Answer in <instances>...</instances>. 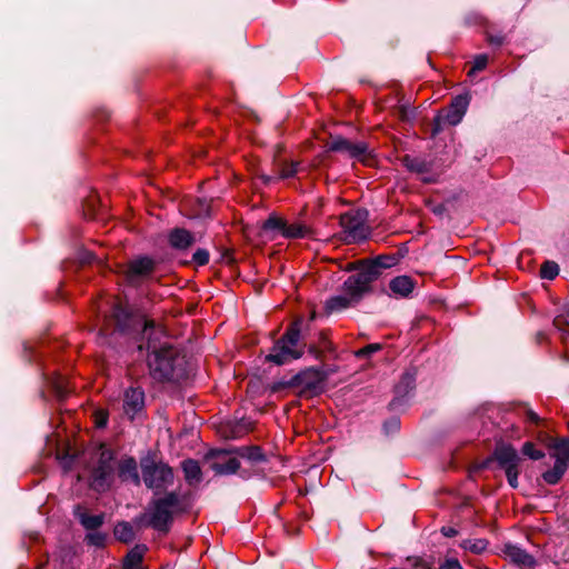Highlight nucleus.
<instances>
[{
	"label": "nucleus",
	"instance_id": "obj_1",
	"mask_svg": "<svg viewBox=\"0 0 569 569\" xmlns=\"http://www.w3.org/2000/svg\"><path fill=\"white\" fill-rule=\"evenodd\" d=\"M143 333L148 338V367L150 375L158 381H171L184 375V357L164 337L162 330H156L152 321L144 322Z\"/></svg>",
	"mask_w": 569,
	"mask_h": 569
},
{
	"label": "nucleus",
	"instance_id": "obj_2",
	"mask_svg": "<svg viewBox=\"0 0 569 569\" xmlns=\"http://www.w3.org/2000/svg\"><path fill=\"white\" fill-rule=\"evenodd\" d=\"M179 503L180 498L176 491L167 492L163 497L152 498L144 512L133 519V523L139 529L151 527L159 532L167 533L171 528Z\"/></svg>",
	"mask_w": 569,
	"mask_h": 569
},
{
	"label": "nucleus",
	"instance_id": "obj_3",
	"mask_svg": "<svg viewBox=\"0 0 569 569\" xmlns=\"http://www.w3.org/2000/svg\"><path fill=\"white\" fill-rule=\"evenodd\" d=\"M301 320L295 321L284 335L274 342L267 360L278 366L299 359L303 355V346L300 345Z\"/></svg>",
	"mask_w": 569,
	"mask_h": 569
},
{
	"label": "nucleus",
	"instance_id": "obj_4",
	"mask_svg": "<svg viewBox=\"0 0 569 569\" xmlns=\"http://www.w3.org/2000/svg\"><path fill=\"white\" fill-rule=\"evenodd\" d=\"M142 480L147 488L163 490L171 486L174 480L173 470L167 463L147 456L140 460Z\"/></svg>",
	"mask_w": 569,
	"mask_h": 569
},
{
	"label": "nucleus",
	"instance_id": "obj_5",
	"mask_svg": "<svg viewBox=\"0 0 569 569\" xmlns=\"http://www.w3.org/2000/svg\"><path fill=\"white\" fill-rule=\"evenodd\" d=\"M367 212L361 210L348 211L340 217V226L343 231V239L348 243L365 240L369 234L366 224Z\"/></svg>",
	"mask_w": 569,
	"mask_h": 569
},
{
	"label": "nucleus",
	"instance_id": "obj_6",
	"mask_svg": "<svg viewBox=\"0 0 569 569\" xmlns=\"http://www.w3.org/2000/svg\"><path fill=\"white\" fill-rule=\"evenodd\" d=\"M328 373L318 367H310L298 372L291 379V386L300 388L302 393L317 396L323 391Z\"/></svg>",
	"mask_w": 569,
	"mask_h": 569
},
{
	"label": "nucleus",
	"instance_id": "obj_7",
	"mask_svg": "<svg viewBox=\"0 0 569 569\" xmlns=\"http://www.w3.org/2000/svg\"><path fill=\"white\" fill-rule=\"evenodd\" d=\"M469 102H470V98L467 93L459 94L456 98H453L449 108L447 110L442 111L441 113H439L435 118L432 134L435 136V134L439 133L442 130V128L447 124H449V126L458 124L462 120V118L468 109Z\"/></svg>",
	"mask_w": 569,
	"mask_h": 569
},
{
	"label": "nucleus",
	"instance_id": "obj_8",
	"mask_svg": "<svg viewBox=\"0 0 569 569\" xmlns=\"http://www.w3.org/2000/svg\"><path fill=\"white\" fill-rule=\"evenodd\" d=\"M493 455L499 466L505 470L510 487L517 488L519 463L521 461L517 450L510 445H501L496 448Z\"/></svg>",
	"mask_w": 569,
	"mask_h": 569
},
{
	"label": "nucleus",
	"instance_id": "obj_9",
	"mask_svg": "<svg viewBox=\"0 0 569 569\" xmlns=\"http://www.w3.org/2000/svg\"><path fill=\"white\" fill-rule=\"evenodd\" d=\"M377 278L375 266L363 262L361 269L345 281L343 289L348 296L358 301Z\"/></svg>",
	"mask_w": 569,
	"mask_h": 569
},
{
	"label": "nucleus",
	"instance_id": "obj_10",
	"mask_svg": "<svg viewBox=\"0 0 569 569\" xmlns=\"http://www.w3.org/2000/svg\"><path fill=\"white\" fill-rule=\"evenodd\" d=\"M377 278L375 266L363 262L361 269L345 281L343 289L348 296L358 301Z\"/></svg>",
	"mask_w": 569,
	"mask_h": 569
},
{
	"label": "nucleus",
	"instance_id": "obj_11",
	"mask_svg": "<svg viewBox=\"0 0 569 569\" xmlns=\"http://www.w3.org/2000/svg\"><path fill=\"white\" fill-rule=\"evenodd\" d=\"M377 278L375 266L363 262L361 269L345 281L343 289L348 296L358 301Z\"/></svg>",
	"mask_w": 569,
	"mask_h": 569
},
{
	"label": "nucleus",
	"instance_id": "obj_12",
	"mask_svg": "<svg viewBox=\"0 0 569 569\" xmlns=\"http://www.w3.org/2000/svg\"><path fill=\"white\" fill-rule=\"evenodd\" d=\"M329 149L331 151L345 153L349 158L362 162L367 166H370L373 162L371 152L365 142H352L348 139L338 137L332 139L329 144Z\"/></svg>",
	"mask_w": 569,
	"mask_h": 569
},
{
	"label": "nucleus",
	"instance_id": "obj_13",
	"mask_svg": "<svg viewBox=\"0 0 569 569\" xmlns=\"http://www.w3.org/2000/svg\"><path fill=\"white\" fill-rule=\"evenodd\" d=\"M329 149L331 151L345 153L349 158L362 162L367 166H370L373 162L371 152L365 142H352L348 139L338 137L332 139L329 144Z\"/></svg>",
	"mask_w": 569,
	"mask_h": 569
},
{
	"label": "nucleus",
	"instance_id": "obj_14",
	"mask_svg": "<svg viewBox=\"0 0 569 569\" xmlns=\"http://www.w3.org/2000/svg\"><path fill=\"white\" fill-rule=\"evenodd\" d=\"M153 270L154 261L148 257H140L128 263L126 277L131 284H138L140 280L150 276Z\"/></svg>",
	"mask_w": 569,
	"mask_h": 569
},
{
	"label": "nucleus",
	"instance_id": "obj_15",
	"mask_svg": "<svg viewBox=\"0 0 569 569\" xmlns=\"http://www.w3.org/2000/svg\"><path fill=\"white\" fill-rule=\"evenodd\" d=\"M144 407V392L139 387H131L126 390L123 396L124 413L133 419Z\"/></svg>",
	"mask_w": 569,
	"mask_h": 569
},
{
	"label": "nucleus",
	"instance_id": "obj_16",
	"mask_svg": "<svg viewBox=\"0 0 569 569\" xmlns=\"http://www.w3.org/2000/svg\"><path fill=\"white\" fill-rule=\"evenodd\" d=\"M119 478L122 481H131L136 486L140 485L141 478L138 472L137 461L132 457L122 459L118 467Z\"/></svg>",
	"mask_w": 569,
	"mask_h": 569
},
{
	"label": "nucleus",
	"instance_id": "obj_17",
	"mask_svg": "<svg viewBox=\"0 0 569 569\" xmlns=\"http://www.w3.org/2000/svg\"><path fill=\"white\" fill-rule=\"evenodd\" d=\"M112 471V466L97 465L92 470L91 486L98 491L106 490L110 485Z\"/></svg>",
	"mask_w": 569,
	"mask_h": 569
},
{
	"label": "nucleus",
	"instance_id": "obj_18",
	"mask_svg": "<svg viewBox=\"0 0 569 569\" xmlns=\"http://www.w3.org/2000/svg\"><path fill=\"white\" fill-rule=\"evenodd\" d=\"M148 551V547L143 543H138L131 548L122 561L123 569H143L142 561L144 555Z\"/></svg>",
	"mask_w": 569,
	"mask_h": 569
},
{
	"label": "nucleus",
	"instance_id": "obj_19",
	"mask_svg": "<svg viewBox=\"0 0 569 569\" xmlns=\"http://www.w3.org/2000/svg\"><path fill=\"white\" fill-rule=\"evenodd\" d=\"M223 453H234L241 458H246L247 460H249L251 462L266 461V456L262 452L261 448L258 446L240 447V448H234L231 450H222V451L218 452L219 456L223 455Z\"/></svg>",
	"mask_w": 569,
	"mask_h": 569
},
{
	"label": "nucleus",
	"instance_id": "obj_20",
	"mask_svg": "<svg viewBox=\"0 0 569 569\" xmlns=\"http://www.w3.org/2000/svg\"><path fill=\"white\" fill-rule=\"evenodd\" d=\"M505 555L515 563L522 567H532L535 565L533 558L525 550L517 546L507 545Z\"/></svg>",
	"mask_w": 569,
	"mask_h": 569
},
{
	"label": "nucleus",
	"instance_id": "obj_21",
	"mask_svg": "<svg viewBox=\"0 0 569 569\" xmlns=\"http://www.w3.org/2000/svg\"><path fill=\"white\" fill-rule=\"evenodd\" d=\"M389 288L396 296L408 297L415 288V282L408 276H399L390 281Z\"/></svg>",
	"mask_w": 569,
	"mask_h": 569
},
{
	"label": "nucleus",
	"instance_id": "obj_22",
	"mask_svg": "<svg viewBox=\"0 0 569 569\" xmlns=\"http://www.w3.org/2000/svg\"><path fill=\"white\" fill-rule=\"evenodd\" d=\"M181 468L184 475V479L190 486L197 485L201 481L202 472L198 461L193 459H187L182 461Z\"/></svg>",
	"mask_w": 569,
	"mask_h": 569
},
{
	"label": "nucleus",
	"instance_id": "obj_23",
	"mask_svg": "<svg viewBox=\"0 0 569 569\" xmlns=\"http://www.w3.org/2000/svg\"><path fill=\"white\" fill-rule=\"evenodd\" d=\"M76 516L78 517L80 523L87 529V530H94L102 526L104 521V515H89L84 509H82L80 506L76 509Z\"/></svg>",
	"mask_w": 569,
	"mask_h": 569
},
{
	"label": "nucleus",
	"instance_id": "obj_24",
	"mask_svg": "<svg viewBox=\"0 0 569 569\" xmlns=\"http://www.w3.org/2000/svg\"><path fill=\"white\" fill-rule=\"evenodd\" d=\"M134 523L120 521L114 526L113 535L120 542L129 543L136 539Z\"/></svg>",
	"mask_w": 569,
	"mask_h": 569
},
{
	"label": "nucleus",
	"instance_id": "obj_25",
	"mask_svg": "<svg viewBox=\"0 0 569 569\" xmlns=\"http://www.w3.org/2000/svg\"><path fill=\"white\" fill-rule=\"evenodd\" d=\"M169 242L176 249H186L193 242V237L188 230L178 228L170 232Z\"/></svg>",
	"mask_w": 569,
	"mask_h": 569
},
{
	"label": "nucleus",
	"instance_id": "obj_26",
	"mask_svg": "<svg viewBox=\"0 0 569 569\" xmlns=\"http://www.w3.org/2000/svg\"><path fill=\"white\" fill-rule=\"evenodd\" d=\"M352 302H356V300L352 299L347 293H346V296H343V295L335 296L326 301V311L328 313L341 311V310L350 307Z\"/></svg>",
	"mask_w": 569,
	"mask_h": 569
},
{
	"label": "nucleus",
	"instance_id": "obj_27",
	"mask_svg": "<svg viewBox=\"0 0 569 569\" xmlns=\"http://www.w3.org/2000/svg\"><path fill=\"white\" fill-rule=\"evenodd\" d=\"M551 448L555 450L552 457L556 461L565 462L569 466V438L556 439Z\"/></svg>",
	"mask_w": 569,
	"mask_h": 569
},
{
	"label": "nucleus",
	"instance_id": "obj_28",
	"mask_svg": "<svg viewBox=\"0 0 569 569\" xmlns=\"http://www.w3.org/2000/svg\"><path fill=\"white\" fill-rule=\"evenodd\" d=\"M217 475H233L240 468V462L237 458H229L227 461H216L211 466Z\"/></svg>",
	"mask_w": 569,
	"mask_h": 569
},
{
	"label": "nucleus",
	"instance_id": "obj_29",
	"mask_svg": "<svg viewBox=\"0 0 569 569\" xmlns=\"http://www.w3.org/2000/svg\"><path fill=\"white\" fill-rule=\"evenodd\" d=\"M310 233V229L302 223H284V228L282 230V236L288 239H300L306 238Z\"/></svg>",
	"mask_w": 569,
	"mask_h": 569
},
{
	"label": "nucleus",
	"instance_id": "obj_30",
	"mask_svg": "<svg viewBox=\"0 0 569 569\" xmlns=\"http://www.w3.org/2000/svg\"><path fill=\"white\" fill-rule=\"evenodd\" d=\"M568 467L565 462L556 461L552 469L542 473V478L548 485H556L560 481Z\"/></svg>",
	"mask_w": 569,
	"mask_h": 569
},
{
	"label": "nucleus",
	"instance_id": "obj_31",
	"mask_svg": "<svg viewBox=\"0 0 569 569\" xmlns=\"http://www.w3.org/2000/svg\"><path fill=\"white\" fill-rule=\"evenodd\" d=\"M403 164L406 168L410 171L417 172V173H423L428 171V163L419 158H412L409 156H406L403 158Z\"/></svg>",
	"mask_w": 569,
	"mask_h": 569
},
{
	"label": "nucleus",
	"instance_id": "obj_32",
	"mask_svg": "<svg viewBox=\"0 0 569 569\" xmlns=\"http://www.w3.org/2000/svg\"><path fill=\"white\" fill-rule=\"evenodd\" d=\"M488 542L485 539H468L462 541L461 547L472 553L479 555L487 549Z\"/></svg>",
	"mask_w": 569,
	"mask_h": 569
},
{
	"label": "nucleus",
	"instance_id": "obj_33",
	"mask_svg": "<svg viewBox=\"0 0 569 569\" xmlns=\"http://www.w3.org/2000/svg\"><path fill=\"white\" fill-rule=\"evenodd\" d=\"M368 266H375L377 277L380 273V269H387L396 263V258L390 256H379L375 260L366 262Z\"/></svg>",
	"mask_w": 569,
	"mask_h": 569
},
{
	"label": "nucleus",
	"instance_id": "obj_34",
	"mask_svg": "<svg viewBox=\"0 0 569 569\" xmlns=\"http://www.w3.org/2000/svg\"><path fill=\"white\" fill-rule=\"evenodd\" d=\"M559 273V267L556 262L546 261L540 269V276L543 279L552 280Z\"/></svg>",
	"mask_w": 569,
	"mask_h": 569
},
{
	"label": "nucleus",
	"instance_id": "obj_35",
	"mask_svg": "<svg viewBox=\"0 0 569 569\" xmlns=\"http://www.w3.org/2000/svg\"><path fill=\"white\" fill-rule=\"evenodd\" d=\"M522 453L532 460H539L545 457V453L530 441L523 443Z\"/></svg>",
	"mask_w": 569,
	"mask_h": 569
},
{
	"label": "nucleus",
	"instance_id": "obj_36",
	"mask_svg": "<svg viewBox=\"0 0 569 569\" xmlns=\"http://www.w3.org/2000/svg\"><path fill=\"white\" fill-rule=\"evenodd\" d=\"M286 220L278 218L276 216H270L264 222H263V229L264 230H278L282 233V230L284 228Z\"/></svg>",
	"mask_w": 569,
	"mask_h": 569
},
{
	"label": "nucleus",
	"instance_id": "obj_37",
	"mask_svg": "<svg viewBox=\"0 0 569 569\" xmlns=\"http://www.w3.org/2000/svg\"><path fill=\"white\" fill-rule=\"evenodd\" d=\"M114 456L111 449L107 448L106 446L101 445L99 448V460L98 465H109L112 466V460Z\"/></svg>",
	"mask_w": 569,
	"mask_h": 569
},
{
	"label": "nucleus",
	"instance_id": "obj_38",
	"mask_svg": "<svg viewBox=\"0 0 569 569\" xmlns=\"http://www.w3.org/2000/svg\"><path fill=\"white\" fill-rule=\"evenodd\" d=\"M488 64V56L487 54H478L475 60L471 69L468 74L472 76L476 72L482 71Z\"/></svg>",
	"mask_w": 569,
	"mask_h": 569
},
{
	"label": "nucleus",
	"instance_id": "obj_39",
	"mask_svg": "<svg viewBox=\"0 0 569 569\" xmlns=\"http://www.w3.org/2000/svg\"><path fill=\"white\" fill-rule=\"evenodd\" d=\"M52 386L56 389L58 396L61 397V398L66 397L68 395V392H69L67 380L63 377H61V376H57L53 379Z\"/></svg>",
	"mask_w": 569,
	"mask_h": 569
},
{
	"label": "nucleus",
	"instance_id": "obj_40",
	"mask_svg": "<svg viewBox=\"0 0 569 569\" xmlns=\"http://www.w3.org/2000/svg\"><path fill=\"white\" fill-rule=\"evenodd\" d=\"M381 349V345L379 343H370V345H367L366 347L357 350L355 352V356L357 358H366V357H369L370 355L379 351Z\"/></svg>",
	"mask_w": 569,
	"mask_h": 569
},
{
	"label": "nucleus",
	"instance_id": "obj_41",
	"mask_svg": "<svg viewBox=\"0 0 569 569\" xmlns=\"http://www.w3.org/2000/svg\"><path fill=\"white\" fill-rule=\"evenodd\" d=\"M108 411L104 409H98L93 413V421L97 428H104L108 423Z\"/></svg>",
	"mask_w": 569,
	"mask_h": 569
},
{
	"label": "nucleus",
	"instance_id": "obj_42",
	"mask_svg": "<svg viewBox=\"0 0 569 569\" xmlns=\"http://www.w3.org/2000/svg\"><path fill=\"white\" fill-rule=\"evenodd\" d=\"M298 166H299L298 162H291V163L283 164V167L281 168V171H280V178L287 179V178H291V177L296 176V173L298 172Z\"/></svg>",
	"mask_w": 569,
	"mask_h": 569
},
{
	"label": "nucleus",
	"instance_id": "obj_43",
	"mask_svg": "<svg viewBox=\"0 0 569 569\" xmlns=\"http://www.w3.org/2000/svg\"><path fill=\"white\" fill-rule=\"evenodd\" d=\"M553 325L562 332L561 338L567 340L569 338V322H566V319L560 316L555 319Z\"/></svg>",
	"mask_w": 569,
	"mask_h": 569
},
{
	"label": "nucleus",
	"instance_id": "obj_44",
	"mask_svg": "<svg viewBox=\"0 0 569 569\" xmlns=\"http://www.w3.org/2000/svg\"><path fill=\"white\" fill-rule=\"evenodd\" d=\"M86 540L89 545L102 547L106 541V536L101 532H91L86 536Z\"/></svg>",
	"mask_w": 569,
	"mask_h": 569
},
{
	"label": "nucleus",
	"instance_id": "obj_45",
	"mask_svg": "<svg viewBox=\"0 0 569 569\" xmlns=\"http://www.w3.org/2000/svg\"><path fill=\"white\" fill-rule=\"evenodd\" d=\"M192 259L197 264L204 266L209 262V252L206 249H198Z\"/></svg>",
	"mask_w": 569,
	"mask_h": 569
},
{
	"label": "nucleus",
	"instance_id": "obj_46",
	"mask_svg": "<svg viewBox=\"0 0 569 569\" xmlns=\"http://www.w3.org/2000/svg\"><path fill=\"white\" fill-rule=\"evenodd\" d=\"M439 569H462V566L458 559L448 558L439 566Z\"/></svg>",
	"mask_w": 569,
	"mask_h": 569
},
{
	"label": "nucleus",
	"instance_id": "obj_47",
	"mask_svg": "<svg viewBox=\"0 0 569 569\" xmlns=\"http://www.w3.org/2000/svg\"><path fill=\"white\" fill-rule=\"evenodd\" d=\"M413 377L409 373L403 375L400 386L397 387V392H400L401 386H406V388H412Z\"/></svg>",
	"mask_w": 569,
	"mask_h": 569
},
{
	"label": "nucleus",
	"instance_id": "obj_48",
	"mask_svg": "<svg viewBox=\"0 0 569 569\" xmlns=\"http://www.w3.org/2000/svg\"><path fill=\"white\" fill-rule=\"evenodd\" d=\"M526 420L531 422V423L538 425L539 421H540V418H539V416L535 411L527 410L526 411Z\"/></svg>",
	"mask_w": 569,
	"mask_h": 569
},
{
	"label": "nucleus",
	"instance_id": "obj_49",
	"mask_svg": "<svg viewBox=\"0 0 569 569\" xmlns=\"http://www.w3.org/2000/svg\"><path fill=\"white\" fill-rule=\"evenodd\" d=\"M505 41V38L502 36H489L488 42L491 46H501Z\"/></svg>",
	"mask_w": 569,
	"mask_h": 569
},
{
	"label": "nucleus",
	"instance_id": "obj_50",
	"mask_svg": "<svg viewBox=\"0 0 569 569\" xmlns=\"http://www.w3.org/2000/svg\"><path fill=\"white\" fill-rule=\"evenodd\" d=\"M441 532L446 536V537H455L457 535V530L451 528V527H443L441 529Z\"/></svg>",
	"mask_w": 569,
	"mask_h": 569
},
{
	"label": "nucleus",
	"instance_id": "obj_51",
	"mask_svg": "<svg viewBox=\"0 0 569 569\" xmlns=\"http://www.w3.org/2000/svg\"><path fill=\"white\" fill-rule=\"evenodd\" d=\"M431 210L433 213L441 216L446 211V208L443 204H437Z\"/></svg>",
	"mask_w": 569,
	"mask_h": 569
},
{
	"label": "nucleus",
	"instance_id": "obj_52",
	"mask_svg": "<svg viewBox=\"0 0 569 569\" xmlns=\"http://www.w3.org/2000/svg\"><path fill=\"white\" fill-rule=\"evenodd\" d=\"M124 313H126L124 310L119 306H117L113 310V315L118 319L120 318L121 315H124Z\"/></svg>",
	"mask_w": 569,
	"mask_h": 569
},
{
	"label": "nucleus",
	"instance_id": "obj_53",
	"mask_svg": "<svg viewBox=\"0 0 569 569\" xmlns=\"http://www.w3.org/2000/svg\"><path fill=\"white\" fill-rule=\"evenodd\" d=\"M323 348L325 349H331V343L329 341H327L326 339H323Z\"/></svg>",
	"mask_w": 569,
	"mask_h": 569
},
{
	"label": "nucleus",
	"instance_id": "obj_54",
	"mask_svg": "<svg viewBox=\"0 0 569 569\" xmlns=\"http://www.w3.org/2000/svg\"><path fill=\"white\" fill-rule=\"evenodd\" d=\"M309 351H310V353H313V355H316V353H317V350H316V348H315V347H310V348H309Z\"/></svg>",
	"mask_w": 569,
	"mask_h": 569
}]
</instances>
